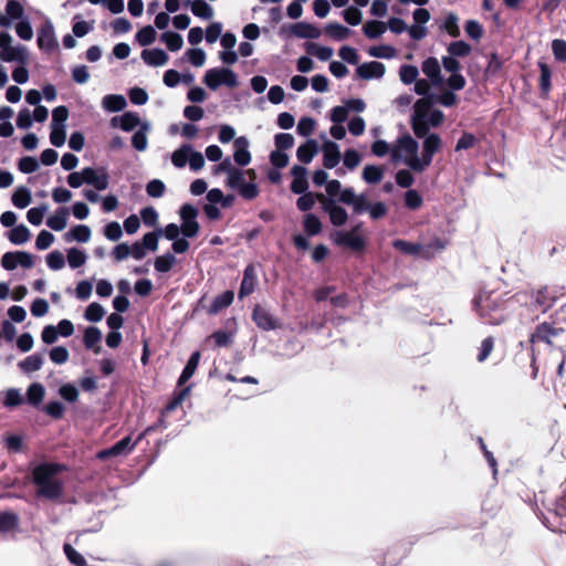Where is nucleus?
Returning <instances> with one entry per match:
<instances>
[{"instance_id":"17","label":"nucleus","mask_w":566,"mask_h":566,"mask_svg":"<svg viewBox=\"0 0 566 566\" xmlns=\"http://www.w3.org/2000/svg\"><path fill=\"white\" fill-rule=\"evenodd\" d=\"M291 33L298 39H317L322 32L315 25L307 22H297L290 27Z\"/></svg>"},{"instance_id":"40","label":"nucleus","mask_w":566,"mask_h":566,"mask_svg":"<svg viewBox=\"0 0 566 566\" xmlns=\"http://www.w3.org/2000/svg\"><path fill=\"white\" fill-rule=\"evenodd\" d=\"M432 98L433 97L429 95L427 97L418 99L413 106L415 112L412 117L428 118V115L430 114L433 104Z\"/></svg>"},{"instance_id":"8","label":"nucleus","mask_w":566,"mask_h":566,"mask_svg":"<svg viewBox=\"0 0 566 566\" xmlns=\"http://www.w3.org/2000/svg\"><path fill=\"white\" fill-rule=\"evenodd\" d=\"M258 285L256 268L253 263L245 266L243 271V277L238 292V297L243 300L244 297L252 294Z\"/></svg>"},{"instance_id":"35","label":"nucleus","mask_w":566,"mask_h":566,"mask_svg":"<svg viewBox=\"0 0 566 566\" xmlns=\"http://www.w3.org/2000/svg\"><path fill=\"white\" fill-rule=\"evenodd\" d=\"M189 155H191V146L188 144L180 146L171 155L172 165L177 168H184L189 160Z\"/></svg>"},{"instance_id":"48","label":"nucleus","mask_w":566,"mask_h":566,"mask_svg":"<svg viewBox=\"0 0 566 566\" xmlns=\"http://www.w3.org/2000/svg\"><path fill=\"white\" fill-rule=\"evenodd\" d=\"M31 202V192L24 187H19L12 195V203L19 208L24 209Z\"/></svg>"},{"instance_id":"24","label":"nucleus","mask_w":566,"mask_h":566,"mask_svg":"<svg viewBox=\"0 0 566 566\" xmlns=\"http://www.w3.org/2000/svg\"><path fill=\"white\" fill-rule=\"evenodd\" d=\"M101 339H102V333L97 327L88 326L84 331L83 343H84L85 347L90 350H93L94 354L101 353V349H102V347L99 345Z\"/></svg>"},{"instance_id":"16","label":"nucleus","mask_w":566,"mask_h":566,"mask_svg":"<svg viewBox=\"0 0 566 566\" xmlns=\"http://www.w3.org/2000/svg\"><path fill=\"white\" fill-rule=\"evenodd\" d=\"M0 59L4 62H18L23 65L28 62V51L23 45L4 48L0 52Z\"/></svg>"},{"instance_id":"5","label":"nucleus","mask_w":566,"mask_h":566,"mask_svg":"<svg viewBox=\"0 0 566 566\" xmlns=\"http://www.w3.org/2000/svg\"><path fill=\"white\" fill-rule=\"evenodd\" d=\"M83 184L92 185L96 190H104L108 187V176L103 172L98 175L94 168L86 167L80 172H73L72 186L81 187Z\"/></svg>"},{"instance_id":"56","label":"nucleus","mask_w":566,"mask_h":566,"mask_svg":"<svg viewBox=\"0 0 566 566\" xmlns=\"http://www.w3.org/2000/svg\"><path fill=\"white\" fill-rule=\"evenodd\" d=\"M163 233V229H158L156 231L148 232L144 234L140 243L145 248V250L156 251L158 249V239Z\"/></svg>"},{"instance_id":"15","label":"nucleus","mask_w":566,"mask_h":566,"mask_svg":"<svg viewBox=\"0 0 566 566\" xmlns=\"http://www.w3.org/2000/svg\"><path fill=\"white\" fill-rule=\"evenodd\" d=\"M418 143L409 134H406L398 138L397 146L391 150L392 159H399L401 150L408 155H415L418 153Z\"/></svg>"},{"instance_id":"34","label":"nucleus","mask_w":566,"mask_h":566,"mask_svg":"<svg viewBox=\"0 0 566 566\" xmlns=\"http://www.w3.org/2000/svg\"><path fill=\"white\" fill-rule=\"evenodd\" d=\"M325 33L334 40L342 41L349 36L350 30L338 22H331L325 27Z\"/></svg>"},{"instance_id":"13","label":"nucleus","mask_w":566,"mask_h":566,"mask_svg":"<svg viewBox=\"0 0 566 566\" xmlns=\"http://www.w3.org/2000/svg\"><path fill=\"white\" fill-rule=\"evenodd\" d=\"M234 153L233 159L239 166H247L251 161V154L249 151V140L245 136H240L233 143Z\"/></svg>"},{"instance_id":"49","label":"nucleus","mask_w":566,"mask_h":566,"mask_svg":"<svg viewBox=\"0 0 566 566\" xmlns=\"http://www.w3.org/2000/svg\"><path fill=\"white\" fill-rule=\"evenodd\" d=\"M368 54L378 59H392L397 54V50L387 44H380L368 49Z\"/></svg>"},{"instance_id":"22","label":"nucleus","mask_w":566,"mask_h":566,"mask_svg":"<svg viewBox=\"0 0 566 566\" xmlns=\"http://www.w3.org/2000/svg\"><path fill=\"white\" fill-rule=\"evenodd\" d=\"M143 61L150 66H161L168 62V54L163 49L143 50L140 54Z\"/></svg>"},{"instance_id":"4","label":"nucleus","mask_w":566,"mask_h":566,"mask_svg":"<svg viewBox=\"0 0 566 566\" xmlns=\"http://www.w3.org/2000/svg\"><path fill=\"white\" fill-rule=\"evenodd\" d=\"M363 223L354 226L350 231L336 232L333 241L336 245L348 248L354 252H364L366 249V240L359 234Z\"/></svg>"},{"instance_id":"33","label":"nucleus","mask_w":566,"mask_h":566,"mask_svg":"<svg viewBox=\"0 0 566 566\" xmlns=\"http://www.w3.org/2000/svg\"><path fill=\"white\" fill-rule=\"evenodd\" d=\"M304 231L308 237L317 235L322 232V222L314 213H307L303 221Z\"/></svg>"},{"instance_id":"54","label":"nucleus","mask_w":566,"mask_h":566,"mask_svg":"<svg viewBox=\"0 0 566 566\" xmlns=\"http://www.w3.org/2000/svg\"><path fill=\"white\" fill-rule=\"evenodd\" d=\"M418 75L419 71L417 66L408 64H403L400 66L399 76L403 84L409 85L413 83L418 78Z\"/></svg>"},{"instance_id":"60","label":"nucleus","mask_w":566,"mask_h":566,"mask_svg":"<svg viewBox=\"0 0 566 566\" xmlns=\"http://www.w3.org/2000/svg\"><path fill=\"white\" fill-rule=\"evenodd\" d=\"M422 197L417 190L410 189L405 193V205L410 210H417L422 206Z\"/></svg>"},{"instance_id":"41","label":"nucleus","mask_w":566,"mask_h":566,"mask_svg":"<svg viewBox=\"0 0 566 566\" xmlns=\"http://www.w3.org/2000/svg\"><path fill=\"white\" fill-rule=\"evenodd\" d=\"M44 387L39 382H33L27 390V400L32 406H38L44 398Z\"/></svg>"},{"instance_id":"21","label":"nucleus","mask_w":566,"mask_h":566,"mask_svg":"<svg viewBox=\"0 0 566 566\" xmlns=\"http://www.w3.org/2000/svg\"><path fill=\"white\" fill-rule=\"evenodd\" d=\"M442 140L436 133L429 134L423 140L422 156H424V164H431L433 155L441 148Z\"/></svg>"},{"instance_id":"28","label":"nucleus","mask_w":566,"mask_h":566,"mask_svg":"<svg viewBox=\"0 0 566 566\" xmlns=\"http://www.w3.org/2000/svg\"><path fill=\"white\" fill-rule=\"evenodd\" d=\"M69 209L66 207L59 208L53 216L46 219V226L54 230L61 231L67 224Z\"/></svg>"},{"instance_id":"31","label":"nucleus","mask_w":566,"mask_h":566,"mask_svg":"<svg viewBox=\"0 0 566 566\" xmlns=\"http://www.w3.org/2000/svg\"><path fill=\"white\" fill-rule=\"evenodd\" d=\"M19 527V516L10 511L0 513V532H14Z\"/></svg>"},{"instance_id":"6","label":"nucleus","mask_w":566,"mask_h":566,"mask_svg":"<svg viewBox=\"0 0 566 566\" xmlns=\"http://www.w3.org/2000/svg\"><path fill=\"white\" fill-rule=\"evenodd\" d=\"M317 201L322 205V209L328 213L329 221L334 227H343L347 222V211L345 208L337 205L335 200L324 193H317Z\"/></svg>"},{"instance_id":"1","label":"nucleus","mask_w":566,"mask_h":566,"mask_svg":"<svg viewBox=\"0 0 566 566\" xmlns=\"http://www.w3.org/2000/svg\"><path fill=\"white\" fill-rule=\"evenodd\" d=\"M67 471L65 464L43 462L32 469V482L36 488V495L55 501L63 493V480L60 474Z\"/></svg>"},{"instance_id":"11","label":"nucleus","mask_w":566,"mask_h":566,"mask_svg":"<svg viewBox=\"0 0 566 566\" xmlns=\"http://www.w3.org/2000/svg\"><path fill=\"white\" fill-rule=\"evenodd\" d=\"M385 72V64L377 61L363 63L356 69L357 76L363 80L381 78Z\"/></svg>"},{"instance_id":"47","label":"nucleus","mask_w":566,"mask_h":566,"mask_svg":"<svg viewBox=\"0 0 566 566\" xmlns=\"http://www.w3.org/2000/svg\"><path fill=\"white\" fill-rule=\"evenodd\" d=\"M384 177V169L379 166L367 165L363 170V178L368 184H378Z\"/></svg>"},{"instance_id":"63","label":"nucleus","mask_w":566,"mask_h":566,"mask_svg":"<svg viewBox=\"0 0 566 566\" xmlns=\"http://www.w3.org/2000/svg\"><path fill=\"white\" fill-rule=\"evenodd\" d=\"M344 20L350 25H358L361 22L363 14L356 7H349L343 11Z\"/></svg>"},{"instance_id":"51","label":"nucleus","mask_w":566,"mask_h":566,"mask_svg":"<svg viewBox=\"0 0 566 566\" xmlns=\"http://www.w3.org/2000/svg\"><path fill=\"white\" fill-rule=\"evenodd\" d=\"M104 315H105L104 307L99 303H96V302L91 303L86 307L85 313H84L85 319L88 322H92V323L99 322Z\"/></svg>"},{"instance_id":"26","label":"nucleus","mask_w":566,"mask_h":566,"mask_svg":"<svg viewBox=\"0 0 566 566\" xmlns=\"http://www.w3.org/2000/svg\"><path fill=\"white\" fill-rule=\"evenodd\" d=\"M38 45L42 50L52 51L56 46L53 28L43 25L38 34Z\"/></svg>"},{"instance_id":"25","label":"nucleus","mask_w":566,"mask_h":566,"mask_svg":"<svg viewBox=\"0 0 566 566\" xmlns=\"http://www.w3.org/2000/svg\"><path fill=\"white\" fill-rule=\"evenodd\" d=\"M538 69H539V96L542 98H547L552 88V70L549 65L545 62L539 61L538 62Z\"/></svg>"},{"instance_id":"12","label":"nucleus","mask_w":566,"mask_h":566,"mask_svg":"<svg viewBox=\"0 0 566 566\" xmlns=\"http://www.w3.org/2000/svg\"><path fill=\"white\" fill-rule=\"evenodd\" d=\"M323 166L326 169L335 168L340 161L339 147L335 142L326 140L322 146Z\"/></svg>"},{"instance_id":"29","label":"nucleus","mask_w":566,"mask_h":566,"mask_svg":"<svg viewBox=\"0 0 566 566\" xmlns=\"http://www.w3.org/2000/svg\"><path fill=\"white\" fill-rule=\"evenodd\" d=\"M317 153V143L314 139H308L302 144L297 150V159L303 164H310Z\"/></svg>"},{"instance_id":"36","label":"nucleus","mask_w":566,"mask_h":566,"mask_svg":"<svg viewBox=\"0 0 566 566\" xmlns=\"http://www.w3.org/2000/svg\"><path fill=\"white\" fill-rule=\"evenodd\" d=\"M30 230L24 224L14 227L8 233V239L13 244H23L30 239Z\"/></svg>"},{"instance_id":"53","label":"nucleus","mask_w":566,"mask_h":566,"mask_svg":"<svg viewBox=\"0 0 566 566\" xmlns=\"http://www.w3.org/2000/svg\"><path fill=\"white\" fill-rule=\"evenodd\" d=\"M317 193L314 192H304L296 200V207L300 211L307 212L313 209L315 205V200H317Z\"/></svg>"},{"instance_id":"61","label":"nucleus","mask_w":566,"mask_h":566,"mask_svg":"<svg viewBox=\"0 0 566 566\" xmlns=\"http://www.w3.org/2000/svg\"><path fill=\"white\" fill-rule=\"evenodd\" d=\"M479 143V139L472 134L464 132L458 139L455 145V151L464 150L474 147Z\"/></svg>"},{"instance_id":"7","label":"nucleus","mask_w":566,"mask_h":566,"mask_svg":"<svg viewBox=\"0 0 566 566\" xmlns=\"http://www.w3.org/2000/svg\"><path fill=\"white\" fill-rule=\"evenodd\" d=\"M139 440L137 439L135 442H132V438L129 436L120 439L116 443H114L111 448L103 449L97 452L96 458L98 460H107L109 458H115L122 454L129 453L137 444Z\"/></svg>"},{"instance_id":"39","label":"nucleus","mask_w":566,"mask_h":566,"mask_svg":"<svg viewBox=\"0 0 566 566\" xmlns=\"http://www.w3.org/2000/svg\"><path fill=\"white\" fill-rule=\"evenodd\" d=\"M161 41L165 42L167 49L171 52L180 50L184 45L182 36L172 31H167L161 34Z\"/></svg>"},{"instance_id":"38","label":"nucleus","mask_w":566,"mask_h":566,"mask_svg":"<svg viewBox=\"0 0 566 566\" xmlns=\"http://www.w3.org/2000/svg\"><path fill=\"white\" fill-rule=\"evenodd\" d=\"M126 105V99L122 95L109 94L103 98V106L109 112L123 111Z\"/></svg>"},{"instance_id":"43","label":"nucleus","mask_w":566,"mask_h":566,"mask_svg":"<svg viewBox=\"0 0 566 566\" xmlns=\"http://www.w3.org/2000/svg\"><path fill=\"white\" fill-rule=\"evenodd\" d=\"M447 50H448V53L450 55H452L453 57H465L471 53L472 48L469 43L460 40V41L451 42L448 45Z\"/></svg>"},{"instance_id":"42","label":"nucleus","mask_w":566,"mask_h":566,"mask_svg":"<svg viewBox=\"0 0 566 566\" xmlns=\"http://www.w3.org/2000/svg\"><path fill=\"white\" fill-rule=\"evenodd\" d=\"M43 365V357L40 354H33L19 363L20 368L24 373H33L39 370Z\"/></svg>"},{"instance_id":"9","label":"nucleus","mask_w":566,"mask_h":566,"mask_svg":"<svg viewBox=\"0 0 566 566\" xmlns=\"http://www.w3.org/2000/svg\"><path fill=\"white\" fill-rule=\"evenodd\" d=\"M252 319L255 325L263 331H273L280 327L277 321L261 305L254 306L252 311Z\"/></svg>"},{"instance_id":"30","label":"nucleus","mask_w":566,"mask_h":566,"mask_svg":"<svg viewBox=\"0 0 566 566\" xmlns=\"http://www.w3.org/2000/svg\"><path fill=\"white\" fill-rule=\"evenodd\" d=\"M65 261L71 265V249L66 250V256L60 251H52L46 255V264L51 270H61L65 265Z\"/></svg>"},{"instance_id":"20","label":"nucleus","mask_w":566,"mask_h":566,"mask_svg":"<svg viewBox=\"0 0 566 566\" xmlns=\"http://www.w3.org/2000/svg\"><path fill=\"white\" fill-rule=\"evenodd\" d=\"M234 293L233 291H224L223 293L217 295L210 306L207 310L209 315H217L222 310L229 307L233 303Z\"/></svg>"},{"instance_id":"45","label":"nucleus","mask_w":566,"mask_h":566,"mask_svg":"<svg viewBox=\"0 0 566 566\" xmlns=\"http://www.w3.org/2000/svg\"><path fill=\"white\" fill-rule=\"evenodd\" d=\"M392 247L405 253V254H410V255H417L421 252L422 250V245L419 244V243H413V242H409V241H406V240H401V239H397L392 242Z\"/></svg>"},{"instance_id":"19","label":"nucleus","mask_w":566,"mask_h":566,"mask_svg":"<svg viewBox=\"0 0 566 566\" xmlns=\"http://www.w3.org/2000/svg\"><path fill=\"white\" fill-rule=\"evenodd\" d=\"M560 329L553 327L548 323H541L536 326L535 332L531 335V342H543L551 344V338L559 334Z\"/></svg>"},{"instance_id":"64","label":"nucleus","mask_w":566,"mask_h":566,"mask_svg":"<svg viewBox=\"0 0 566 566\" xmlns=\"http://www.w3.org/2000/svg\"><path fill=\"white\" fill-rule=\"evenodd\" d=\"M552 51L554 57L559 62H566V41L563 39H555L552 41Z\"/></svg>"},{"instance_id":"37","label":"nucleus","mask_w":566,"mask_h":566,"mask_svg":"<svg viewBox=\"0 0 566 566\" xmlns=\"http://www.w3.org/2000/svg\"><path fill=\"white\" fill-rule=\"evenodd\" d=\"M386 28L387 25L382 21L370 20L364 24L363 31L367 38L377 39L386 31Z\"/></svg>"},{"instance_id":"46","label":"nucleus","mask_w":566,"mask_h":566,"mask_svg":"<svg viewBox=\"0 0 566 566\" xmlns=\"http://www.w3.org/2000/svg\"><path fill=\"white\" fill-rule=\"evenodd\" d=\"M191 12L201 19H211L213 15L212 8L205 0H193L191 2Z\"/></svg>"},{"instance_id":"62","label":"nucleus","mask_w":566,"mask_h":566,"mask_svg":"<svg viewBox=\"0 0 566 566\" xmlns=\"http://www.w3.org/2000/svg\"><path fill=\"white\" fill-rule=\"evenodd\" d=\"M104 235L111 241H117L123 235V230L117 221H112L104 227Z\"/></svg>"},{"instance_id":"14","label":"nucleus","mask_w":566,"mask_h":566,"mask_svg":"<svg viewBox=\"0 0 566 566\" xmlns=\"http://www.w3.org/2000/svg\"><path fill=\"white\" fill-rule=\"evenodd\" d=\"M293 180L291 184V191L297 195L307 192L308 181L306 178V168L300 165H295L291 169Z\"/></svg>"},{"instance_id":"52","label":"nucleus","mask_w":566,"mask_h":566,"mask_svg":"<svg viewBox=\"0 0 566 566\" xmlns=\"http://www.w3.org/2000/svg\"><path fill=\"white\" fill-rule=\"evenodd\" d=\"M411 127L418 138H426L429 134L430 124L428 118L412 117Z\"/></svg>"},{"instance_id":"23","label":"nucleus","mask_w":566,"mask_h":566,"mask_svg":"<svg viewBox=\"0 0 566 566\" xmlns=\"http://www.w3.org/2000/svg\"><path fill=\"white\" fill-rule=\"evenodd\" d=\"M422 72L430 78L432 84L439 85L442 83L441 67L436 57L430 56L422 62Z\"/></svg>"},{"instance_id":"59","label":"nucleus","mask_w":566,"mask_h":566,"mask_svg":"<svg viewBox=\"0 0 566 566\" xmlns=\"http://www.w3.org/2000/svg\"><path fill=\"white\" fill-rule=\"evenodd\" d=\"M18 168L23 174H32L39 169V161L34 157L24 156L19 160Z\"/></svg>"},{"instance_id":"10","label":"nucleus","mask_w":566,"mask_h":566,"mask_svg":"<svg viewBox=\"0 0 566 566\" xmlns=\"http://www.w3.org/2000/svg\"><path fill=\"white\" fill-rule=\"evenodd\" d=\"M59 334H61L64 337L71 336V321L69 319H62L59 323V329L53 325H48L42 331V340L45 344H53Z\"/></svg>"},{"instance_id":"57","label":"nucleus","mask_w":566,"mask_h":566,"mask_svg":"<svg viewBox=\"0 0 566 566\" xmlns=\"http://www.w3.org/2000/svg\"><path fill=\"white\" fill-rule=\"evenodd\" d=\"M276 150H287L294 145V137L289 133H279L274 136Z\"/></svg>"},{"instance_id":"55","label":"nucleus","mask_w":566,"mask_h":566,"mask_svg":"<svg viewBox=\"0 0 566 566\" xmlns=\"http://www.w3.org/2000/svg\"><path fill=\"white\" fill-rule=\"evenodd\" d=\"M190 388H184L179 392H177L165 406V408L161 410L163 416H167L175 409H177L184 401L186 395L189 392Z\"/></svg>"},{"instance_id":"32","label":"nucleus","mask_w":566,"mask_h":566,"mask_svg":"<svg viewBox=\"0 0 566 566\" xmlns=\"http://www.w3.org/2000/svg\"><path fill=\"white\" fill-rule=\"evenodd\" d=\"M305 51L307 54L316 56L321 61H327L333 55V49L328 46H321L315 42H306Z\"/></svg>"},{"instance_id":"2","label":"nucleus","mask_w":566,"mask_h":566,"mask_svg":"<svg viewBox=\"0 0 566 566\" xmlns=\"http://www.w3.org/2000/svg\"><path fill=\"white\" fill-rule=\"evenodd\" d=\"M507 301L503 295L495 292L481 291L473 298V307L484 323L501 325L510 316Z\"/></svg>"},{"instance_id":"27","label":"nucleus","mask_w":566,"mask_h":566,"mask_svg":"<svg viewBox=\"0 0 566 566\" xmlns=\"http://www.w3.org/2000/svg\"><path fill=\"white\" fill-rule=\"evenodd\" d=\"M200 357L201 354L199 350H196L191 354L178 379V386H182L193 376L196 369L198 368Z\"/></svg>"},{"instance_id":"18","label":"nucleus","mask_w":566,"mask_h":566,"mask_svg":"<svg viewBox=\"0 0 566 566\" xmlns=\"http://www.w3.org/2000/svg\"><path fill=\"white\" fill-rule=\"evenodd\" d=\"M139 124V116L133 112H126L122 116H115L111 119V125L113 127L119 126L124 132H132Z\"/></svg>"},{"instance_id":"50","label":"nucleus","mask_w":566,"mask_h":566,"mask_svg":"<svg viewBox=\"0 0 566 566\" xmlns=\"http://www.w3.org/2000/svg\"><path fill=\"white\" fill-rule=\"evenodd\" d=\"M156 31L151 25H146L136 33V41L142 46L150 45L156 40Z\"/></svg>"},{"instance_id":"44","label":"nucleus","mask_w":566,"mask_h":566,"mask_svg":"<svg viewBox=\"0 0 566 566\" xmlns=\"http://www.w3.org/2000/svg\"><path fill=\"white\" fill-rule=\"evenodd\" d=\"M175 262V255L170 252H167L164 255H159L155 259L154 266L157 272L166 273L172 269Z\"/></svg>"},{"instance_id":"58","label":"nucleus","mask_w":566,"mask_h":566,"mask_svg":"<svg viewBox=\"0 0 566 566\" xmlns=\"http://www.w3.org/2000/svg\"><path fill=\"white\" fill-rule=\"evenodd\" d=\"M147 125H143L142 129L137 130L132 137V145L138 151H144L147 148L148 140L145 130Z\"/></svg>"},{"instance_id":"3","label":"nucleus","mask_w":566,"mask_h":566,"mask_svg":"<svg viewBox=\"0 0 566 566\" xmlns=\"http://www.w3.org/2000/svg\"><path fill=\"white\" fill-rule=\"evenodd\" d=\"M203 83L212 91L221 85L233 88L238 86V76L229 67H213L206 72Z\"/></svg>"}]
</instances>
